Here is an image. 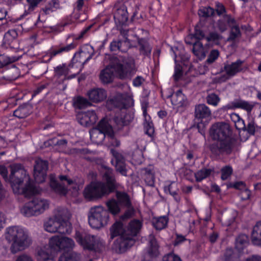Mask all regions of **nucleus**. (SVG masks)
Listing matches in <instances>:
<instances>
[{
    "mask_svg": "<svg viewBox=\"0 0 261 261\" xmlns=\"http://www.w3.org/2000/svg\"><path fill=\"white\" fill-rule=\"evenodd\" d=\"M210 135L215 142L208 148L214 156H224L231 154L236 146L237 140L232 136V130L228 123L218 122L210 129Z\"/></svg>",
    "mask_w": 261,
    "mask_h": 261,
    "instance_id": "1",
    "label": "nucleus"
},
{
    "mask_svg": "<svg viewBox=\"0 0 261 261\" xmlns=\"http://www.w3.org/2000/svg\"><path fill=\"white\" fill-rule=\"evenodd\" d=\"M11 173L8 176V169L4 165H0V175L6 181L11 184L13 192L17 194H22L25 197H30L39 193L41 190L30 181L23 166L15 163L10 166Z\"/></svg>",
    "mask_w": 261,
    "mask_h": 261,
    "instance_id": "2",
    "label": "nucleus"
},
{
    "mask_svg": "<svg viewBox=\"0 0 261 261\" xmlns=\"http://www.w3.org/2000/svg\"><path fill=\"white\" fill-rule=\"evenodd\" d=\"M75 246L74 241L67 237L55 235L49 238L48 247L38 248L35 255L37 261H49L61 250H70Z\"/></svg>",
    "mask_w": 261,
    "mask_h": 261,
    "instance_id": "3",
    "label": "nucleus"
},
{
    "mask_svg": "<svg viewBox=\"0 0 261 261\" xmlns=\"http://www.w3.org/2000/svg\"><path fill=\"white\" fill-rule=\"evenodd\" d=\"M103 179L106 183L93 181L86 187L84 191V197L89 200H94L101 198L109 194L115 187V179L112 170L109 168L103 169Z\"/></svg>",
    "mask_w": 261,
    "mask_h": 261,
    "instance_id": "4",
    "label": "nucleus"
},
{
    "mask_svg": "<svg viewBox=\"0 0 261 261\" xmlns=\"http://www.w3.org/2000/svg\"><path fill=\"white\" fill-rule=\"evenodd\" d=\"M5 238L8 242H12L10 250L13 253L25 250L32 243L28 230L19 226L7 228Z\"/></svg>",
    "mask_w": 261,
    "mask_h": 261,
    "instance_id": "5",
    "label": "nucleus"
},
{
    "mask_svg": "<svg viewBox=\"0 0 261 261\" xmlns=\"http://www.w3.org/2000/svg\"><path fill=\"white\" fill-rule=\"evenodd\" d=\"M114 71L120 79L130 77L135 71L134 60L129 58L123 61L122 64H118L114 67L108 66L100 72L101 81L104 84L111 82L114 78Z\"/></svg>",
    "mask_w": 261,
    "mask_h": 261,
    "instance_id": "6",
    "label": "nucleus"
},
{
    "mask_svg": "<svg viewBox=\"0 0 261 261\" xmlns=\"http://www.w3.org/2000/svg\"><path fill=\"white\" fill-rule=\"evenodd\" d=\"M68 211L64 208H58L55 216L44 223V230L50 233H70L72 231L70 222L66 219Z\"/></svg>",
    "mask_w": 261,
    "mask_h": 261,
    "instance_id": "7",
    "label": "nucleus"
},
{
    "mask_svg": "<svg viewBox=\"0 0 261 261\" xmlns=\"http://www.w3.org/2000/svg\"><path fill=\"white\" fill-rule=\"evenodd\" d=\"M142 227V223L138 220H133L128 224L124 234L114 242V249L116 251L122 253L132 247L135 243L136 237Z\"/></svg>",
    "mask_w": 261,
    "mask_h": 261,
    "instance_id": "8",
    "label": "nucleus"
},
{
    "mask_svg": "<svg viewBox=\"0 0 261 261\" xmlns=\"http://www.w3.org/2000/svg\"><path fill=\"white\" fill-rule=\"evenodd\" d=\"M61 183L57 182L53 175L50 177V186L52 189L57 193L65 195L68 190H73V194L76 195L77 191L82 188L84 184L82 179H76L72 180L68 179L65 176H60Z\"/></svg>",
    "mask_w": 261,
    "mask_h": 261,
    "instance_id": "9",
    "label": "nucleus"
},
{
    "mask_svg": "<svg viewBox=\"0 0 261 261\" xmlns=\"http://www.w3.org/2000/svg\"><path fill=\"white\" fill-rule=\"evenodd\" d=\"M75 238L76 242L84 249L96 252H100L105 249V242L98 236L77 231L75 233Z\"/></svg>",
    "mask_w": 261,
    "mask_h": 261,
    "instance_id": "10",
    "label": "nucleus"
},
{
    "mask_svg": "<svg viewBox=\"0 0 261 261\" xmlns=\"http://www.w3.org/2000/svg\"><path fill=\"white\" fill-rule=\"evenodd\" d=\"M122 86L125 92L123 93H117L108 100L107 105L109 109L113 107L126 109L133 106V94L130 86L127 84H123Z\"/></svg>",
    "mask_w": 261,
    "mask_h": 261,
    "instance_id": "11",
    "label": "nucleus"
},
{
    "mask_svg": "<svg viewBox=\"0 0 261 261\" xmlns=\"http://www.w3.org/2000/svg\"><path fill=\"white\" fill-rule=\"evenodd\" d=\"M49 201L41 197H35L25 203L20 208L21 214L28 217L37 216L49 208Z\"/></svg>",
    "mask_w": 261,
    "mask_h": 261,
    "instance_id": "12",
    "label": "nucleus"
},
{
    "mask_svg": "<svg viewBox=\"0 0 261 261\" xmlns=\"http://www.w3.org/2000/svg\"><path fill=\"white\" fill-rule=\"evenodd\" d=\"M110 217L108 211L101 206L91 207L88 215L90 226L94 229H100L109 223Z\"/></svg>",
    "mask_w": 261,
    "mask_h": 261,
    "instance_id": "13",
    "label": "nucleus"
},
{
    "mask_svg": "<svg viewBox=\"0 0 261 261\" xmlns=\"http://www.w3.org/2000/svg\"><path fill=\"white\" fill-rule=\"evenodd\" d=\"M112 121L107 118L102 119L98 123L97 127L93 128L90 132V138L94 142L99 144L102 142L106 138L107 134H112L110 132V125Z\"/></svg>",
    "mask_w": 261,
    "mask_h": 261,
    "instance_id": "14",
    "label": "nucleus"
},
{
    "mask_svg": "<svg viewBox=\"0 0 261 261\" xmlns=\"http://www.w3.org/2000/svg\"><path fill=\"white\" fill-rule=\"evenodd\" d=\"M90 50H92V47L87 45L83 47L79 51L74 54L71 64L76 69L77 72L80 73L82 71L84 65L92 58L93 51L89 53Z\"/></svg>",
    "mask_w": 261,
    "mask_h": 261,
    "instance_id": "15",
    "label": "nucleus"
},
{
    "mask_svg": "<svg viewBox=\"0 0 261 261\" xmlns=\"http://www.w3.org/2000/svg\"><path fill=\"white\" fill-rule=\"evenodd\" d=\"M79 73L71 64L69 66L60 65L55 68V76L61 82L73 79Z\"/></svg>",
    "mask_w": 261,
    "mask_h": 261,
    "instance_id": "16",
    "label": "nucleus"
},
{
    "mask_svg": "<svg viewBox=\"0 0 261 261\" xmlns=\"http://www.w3.org/2000/svg\"><path fill=\"white\" fill-rule=\"evenodd\" d=\"M47 169L48 164L46 161L40 159H36L34 169V175L36 182L41 183L44 181Z\"/></svg>",
    "mask_w": 261,
    "mask_h": 261,
    "instance_id": "17",
    "label": "nucleus"
},
{
    "mask_svg": "<svg viewBox=\"0 0 261 261\" xmlns=\"http://www.w3.org/2000/svg\"><path fill=\"white\" fill-rule=\"evenodd\" d=\"M160 254L159 245L153 237H150L148 247L142 261H155Z\"/></svg>",
    "mask_w": 261,
    "mask_h": 261,
    "instance_id": "18",
    "label": "nucleus"
},
{
    "mask_svg": "<svg viewBox=\"0 0 261 261\" xmlns=\"http://www.w3.org/2000/svg\"><path fill=\"white\" fill-rule=\"evenodd\" d=\"M111 152L113 155V158L111 161L112 164L115 166L116 170L121 175L126 176L127 170L122 155L112 149L111 150Z\"/></svg>",
    "mask_w": 261,
    "mask_h": 261,
    "instance_id": "19",
    "label": "nucleus"
},
{
    "mask_svg": "<svg viewBox=\"0 0 261 261\" xmlns=\"http://www.w3.org/2000/svg\"><path fill=\"white\" fill-rule=\"evenodd\" d=\"M77 119L81 125L87 126L95 123L97 119V116L94 111L90 110L78 113Z\"/></svg>",
    "mask_w": 261,
    "mask_h": 261,
    "instance_id": "20",
    "label": "nucleus"
},
{
    "mask_svg": "<svg viewBox=\"0 0 261 261\" xmlns=\"http://www.w3.org/2000/svg\"><path fill=\"white\" fill-rule=\"evenodd\" d=\"M254 106L255 104L254 102H249L242 99H237L223 107V109L227 110L240 108L246 110L248 113H250Z\"/></svg>",
    "mask_w": 261,
    "mask_h": 261,
    "instance_id": "21",
    "label": "nucleus"
},
{
    "mask_svg": "<svg viewBox=\"0 0 261 261\" xmlns=\"http://www.w3.org/2000/svg\"><path fill=\"white\" fill-rule=\"evenodd\" d=\"M86 95L91 102L99 103L107 98V93L102 88H93L87 91Z\"/></svg>",
    "mask_w": 261,
    "mask_h": 261,
    "instance_id": "22",
    "label": "nucleus"
},
{
    "mask_svg": "<svg viewBox=\"0 0 261 261\" xmlns=\"http://www.w3.org/2000/svg\"><path fill=\"white\" fill-rule=\"evenodd\" d=\"M235 23L236 19L230 15L225 14L217 21L216 25L218 30L221 33H223L227 30L228 27Z\"/></svg>",
    "mask_w": 261,
    "mask_h": 261,
    "instance_id": "23",
    "label": "nucleus"
},
{
    "mask_svg": "<svg viewBox=\"0 0 261 261\" xmlns=\"http://www.w3.org/2000/svg\"><path fill=\"white\" fill-rule=\"evenodd\" d=\"M114 19L116 23L121 25L124 24L128 19V13L126 8L121 5L119 8L116 7V11L114 13Z\"/></svg>",
    "mask_w": 261,
    "mask_h": 261,
    "instance_id": "24",
    "label": "nucleus"
},
{
    "mask_svg": "<svg viewBox=\"0 0 261 261\" xmlns=\"http://www.w3.org/2000/svg\"><path fill=\"white\" fill-rule=\"evenodd\" d=\"M244 62L243 61L238 60L231 64H225L224 70L228 75L232 77L237 73L243 71L242 65Z\"/></svg>",
    "mask_w": 261,
    "mask_h": 261,
    "instance_id": "25",
    "label": "nucleus"
},
{
    "mask_svg": "<svg viewBox=\"0 0 261 261\" xmlns=\"http://www.w3.org/2000/svg\"><path fill=\"white\" fill-rule=\"evenodd\" d=\"M147 103L146 102L142 103V109L144 118V126L146 134L149 136H151L153 134L154 130L151 118L150 116L147 114Z\"/></svg>",
    "mask_w": 261,
    "mask_h": 261,
    "instance_id": "26",
    "label": "nucleus"
},
{
    "mask_svg": "<svg viewBox=\"0 0 261 261\" xmlns=\"http://www.w3.org/2000/svg\"><path fill=\"white\" fill-rule=\"evenodd\" d=\"M212 113L210 108L205 104H199L195 107V117L197 119L210 118Z\"/></svg>",
    "mask_w": 261,
    "mask_h": 261,
    "instance_id": "27",
    "label": "nucleus"
},
{
    "mask_svg": "<svg viewBox=\"0 0 261 261\" xmlns=\"http://www.w3.org/2000/svg\"><path fill=\"white\" fill-rule=\"evenodd\" d=\"M168 97H170L172 104L177 107L184 106L186 99V96L182 93L181 89H179L176 93L169 95Z\"/></svg>",
    "mask_w": 261,
    "mask_h": 261,
    "instance_id": "28",
    "label": "nucleus"
},
{
    "mask_svg": "<svg viewBox=\"0 0 261 261\" xmlns=\"http://www.w3.org/2000/svg\"><path fill=\"white\" fill-rule=\"evenodd\" d=\"M132 120V117L131 115H127L125 111H123L120 114L117 115L114 118L113 121L117 125V128L119 129L122 126L127 125Z\"/></svg>",
    "mask_w": 261,
    "mask_h": 261,
    "instance_id": "29",
    "label": "nucleus"
},
{
    "mask_svg": "<svg viewBox=\"0 0 261 261\" xmlns=\"http://www.w3.org/2000/svg\"><path fill=\"white\" fill-rule=\"evenodd\" d=\"M251 241L253 244L261 245V221L256 223L251 233Z\"/></svg>",
    "mask_w": 261,
    "mask_h": 261,
    "instance_id": "30",
    "label": "nucleus"
},
{
    "mask_svg": "<svg viewBox=\"0 0 261 261\" xmlns=\"http://www.w3.org/2000/svg\"><path fill=\"white\" fill-rule=\"evenodd\" d=\"M126 229H124L123 224L121 221H116L110 228L111 239H113L114 237L120 236L122 237Z\"/></svg>",
    "mask_w": 261,
    "mask_h": 261,
    "instance_id": "31",
    "label": "nucleus"
},
{
    "mask_svg": "<svg viewBox=\"0 0 261 261\" xmlns=\"http://www.w3.org/2000/svg\"><path fill=\"white\" fill-rule=\"evenodd\" d=\"M192 51L199 59L202 60L206 57V51L202 43L197 41L193 44Z\"/></svg>",
    "mask_w": 261,
    "mask_h": 261,
    "instance_id": "32",
    "label": "nucleus"
},
{
    "mask_svg": "<svg viewBox=\"0 0 261 261\" xmlns=\"http://www.w3.org/2000/svg\"><path fill=\"white\" fill-rule=\"evenodd\" d=\"M229 28H230V31L229 36L227 38L228 41H234L237 39L241 37V32L240 30L239 24L236 20V23L232 24Z\"/></svg>",
    "mask_w": 261,
    "mask_h": 261,
    "instance_id": "33",
    "label": "nucleus"
},
{
    "mask_svg": "<svg viewBox=\"0 0 261 261\" xmlns=\"http://www.w3.org/2000/svg\"><path fill=\"white\" fill-rule=\"evenodd\" d=\"M261 127L258 126L253 119H249L244 131H246L250 136H254L255 133L260 132Z\"/></svg>",
    "mask_w": 261,
    "mask_h": 261,
    "instance_id": "34",
    "label": "nucleus"
},
{
    "mask_svg": "<svg viewBox=\"0 0 261 261\" xmlns=\"http://www.w3.org/2000/svg\"><path fill=\"white\" fill-rule=\"evenodd\" d=\"M106 205L109 212L113 215H117L120 212L121 206L119 205L117 200L114 199H112L108 200L106 202Z\"/></svg>",
    "mask_w": 261,
    "mask_h": 261,
    "instance_id": "35",
    "label": "nucleus"
},
{
    "mask_svg": "<svg viewBox=\"0 0 261 261\" xmlns=\"http://www.w3.org/2000/svg\"><path fill=\"white\" fill-rule=\"evenodd\" d=\"M213 172H214L213 169L202 168L201 170L194 173L196 181L197 182L202 181L203 179L209 176Z\"/></svg>",
    "mask_w": 261,
    "mask_h": 261,
    "instance_id": "36",
    "label": "nucleus"
},
{
    "mask_svg": "<svg viewBox=\"0 0 261 261\" xmlns=\"http://www.w3.org/2000/svg\"><path fill=\"white\" fill-rule=\"evenodd\" d=\"M117 202L121 207L129 206L131 205L129 197L125 193L117 192Z\"/></svg>",
    "mask_w": 261,
    "mask_h": 261,
    "instance_id": "37",
    "label": "nucleus"
},
{
    "mask_svg": "<svg viewBox=\"0 0 261 261\" xmlns=\"http://www.w3.org/2000/svg\"><path fill=\"white\" fill-rule=\"evenodd\" d=\"M73 105L75 108L80 109H84L92 105L90 101L82 96L75 97L73 100Z\"/></svg>",
    "mask_w": 261,
    "mask_h": 261,
    "instance_id": "38",
    "label": "nucleus"
},
{
    "mask_svg": "<svg viewBox=\"0 0 261 261\" xmlns=\"http://www.w3.org/2000/svg\"><path fill=\"white\" fill-rule=\"evenodd\" d=\"M42 0H27L28 4L24 7V12L21 17L27 16L33 12L38 6V5Z\"/></svg>",
    "mask_w": 261,
    "mask_h": 261,
    "instance_id": "39",
    "label": "nucleus"
},
{
    "mask_svg": "<svg viewBox=\"0 0 261 261\" xmlns=\"http://www.w3.org/2000/svg\"><path fill=\"white\" fill-rule=\"evenodd\" d=\"M17 33L14 30L8 31L4 35L3 43L6 46L10 45L12 42L17 37Z\"/></svg>",
    "mask_w": 261,
    "mask_h": 261,
    "instance_id": "40",
    "label": "nucleus"
},
{
    "mask_svg": "<svg viewBox=\"0 0 261 261\" xmlns=\"http://www.w3.org/2000/svg\"><path fill=\"white\" fill-rule=\"evenodd\" d=\"M120 41H113L110 44V48L112 51L120 50L121 52H125L129 48L131 45V43L125 41L124 44H126V46L124 48L120 45Z\"/></svg>",
    "mask_w": 261,
    "mask_h": 261,
    "instance_id": "41",
    "label": "nucleus"
},
{
    "mask_svg": "<svg viewBox=\"0 0 261 261\" xmlns=\"http://www.w3.org/2000/svg\"><path fill=\"white\" fill-rule=\"evenodd\" d=\"M220 56V52L218 49H212L205 61L204 67L207 68V65L213 64L216 61Z\"/></svg>",
    "mask_w": 261,
    "mask_h": 261,
    "instance_id": "42",
    "label": "nucleus"
},
{
    "mask_svg": "<svg viewBox=\"0 0 261 261\" xmlns=\"http://www.w3.org/2000/svg\"><path fill=\"white\" fill-rule=\"evenodd\" d=\"M248 241V236L245 234H241L236 239V247L239 250H242L247 244Z\"/></svg>",
    "mask_w": 261,
    "mask_h": 261,
    "instance_id": "43",
    "label": "nucleus"
},
{
    "mask_svg": "<svg viewBox=\"0 0 261 261\" xmlns=\"http://www.w3.org/2000/svg\"><path fill=\"white\" fill-rule=\"evenodd\" d=\"M80 255L75 252L63 254L59 258V261H80Z\"/></svg>",
    "mask_w": 261,
    "mask_h": 261,
    "instance_id": "44",
    "label": "nucleus"
},
{
    "mask_svg": "<svg viewBox=\"0 0 261 261\" xmlns=\"http://www.w3.org/2000/svg\"><path fill=\"white\" fill-rule=\"evenodd\" d=\"M206 29L204 27H200L196 25L195 27V31L194 33V37L197 39L198 41L205 39L206 36Z\"/></svg>",
    "mask_w": 261,
    "mask_h": 261,
    "instance_id": "45",
    "label": "nucleus"
},
{
    "mask_svg": "<svg viewBox=\"0 0 261 261\" xmlns=\"http://www.w3.org/2000/svg\"><path fill=\"white\" fill-rule=\"evenodd\" d=\"M76 46V44L74 43H71L65 46L60 47L59 49L53 51L51 53V57H54L57 55L62 54L63 53L68 52L70 50L74 49Z\"/></svg>",
    "mask_w": 261,
    "mask_h": 261,
    "instance_id": "46",
    "label": "nucleus"
},
{
    "mask_svg": "<svg viewBox=\"0 0 261 261\" xmlns=\"http://www.w3.org/2000/svg\"><path fill=\"white\" fill-rule=\"evenodd\" d=\"M29 114V107L27 106H20L14 112V115L19 118H25Z\"/></svg>",
    "mask_w": 261,
    "mask_h": 261,
    "instance_id": "47",
    "label": "nucleus"
},
{
    "mask_svg": "<svg viewBox=\"0 0 261 261\" xmlns=\"http://www.w3.org/2000/svg\"><path fill=\"white\" fill-rule=\"evenodd\" d=\"M235 214L233 212H230L222 215L221 217V221L224 225L229 226L234 221Z\"/></svg>",
    "mask_w": 261,
    "mask_h": 261,
    "instance_id": "48",
    "label": "nucleus"
},
{
    "mask_svg": "<svg viewBox=\"0 0 261 261\" xmlns=\"http://www.w3.org/2000/svg\"><path fill=\"white\" fill-rule=\"evenodd\" d=\"M206 101L208 105L214 107H217L220 101V98L217 94L212 93L207 95L206 97Z\"/></svg>",
    "mask_w": 261,
    "mask_h": 261,
    "instance_id": "49",
    "label": "nucleus"
},
{
    "mask_svg": "<svg viewBox=\"0 0 261 261\" xmlns=\"http://www.w3.org/2000/svg\"><path fill=\"white\" fill-rule=\"evenodd\" d=\"M215 13L214 9L210 7H203L198 11V15L200 17H209L214 15Z\"/></svg>",
    "mask_w": 261,
    "mask_h": 261,
    "instance_id": "50",
    "label": "nucleus"
},
{
    "mask_svg": "<svg viewBox=\"0 0 261 261\" xmlns=\"http://www.w3.org/2000/svg\"><path fill=\"white\" fill-rule=\"evenodd\" d=\"M110 132H112V134L109 135L107 134L106 137L109 140V145L111 146H118L120 144V142L115 137L114 132L112 126V123L110 125Z\"/></svg>",
    "mask_w": 261,
    "mask_h": 261,
    "instance_id": "51",
    "label": "nucleus"
},
{
    "mask_svg": "<svg viewBox=\"0 0 261 261\" xmlns=\"http://www.w3.org/2000/svg\"><path fill=\"white\" fill-rule=\"evenodd\" d=\"M233 169L232 167L229 165L225 166L221 168V178L223 180H226L232 174Z\"/></svg>",
    "mask_w": 261,
    "mask_h": 261,
    "instance_id": "52",
    "label": "nucleus"
},
{
    "mask_svg": "<svg viewBox=\"0 0 261 261\" xmlns=\"http://www.w3.org/2000/svg\"><path fill=\"white\" fill-rule=\"evenodd\" d=\"M17 57H9L5 55L0 56V68L7 64L14 62L18 60Z\"/></svg>",
    "mask_w": 261,
    "mask_h": 261,
    "instance_id": "53",
    "label": "nucleus"
},
{
    "mask_svg": "<svg viewBox=\"0 0 261 261\" xmlns=\"http://www.w3.org/2000/svg\"><path fill=\"white\" fill-rule=\"evenodd\" d=\"M222 36L216 32H210L208 35L206 36L205 39L207 42H217L222 40Z\"/></svg>",
    "mask_w": 261,
    "mask_h": 261,
    "instance_id": "54",
    "label": "nucleus"
},
{
    "mask_svg": "<svg viewBox=\"0 0 261 261\" xmlns=\"http://www.w3.org/2000/svg\"><path fill=\"white\" fill-rule=\"evenodd\" d=\"M125 207H126L127 210L125 211L124 214L120 217L121 220H125L130 218L134 214V209L132 206V204L129 206H125Z\"/></svg>",
    "mask_w": 261,
    "mask_h": 261,
    "instance_id": "55",
    "label": "nucleus"
},
{
    "mask_svg": "<svg viewBox=\"0 0 261 261\" xmlns=\"http://www.w3.org/2000/svg\"><path fill=\"white\" fill-rule=\"evenodd\" d=\"M214 10L216 11L217 14L219 16L221 15L223 16L224 15L227 14L225 7L220 3H216V8Z\"/></svg>",
    "mask_w": 261,
    "mask_h": 261,
    "instance_id": "56",
    "label": "nucleus"
},
{
    "mask_svg": "<svg viewBox=\"0 0 261 261\" xmlns=\"http://www.w3.org/2000/svg\"><path fill=\"white\" fill-rule=\"evenodd\" d=\"M152 225L157 230H162L163 228V218H154L152 220Z\"/></svg>",
    "mask_w": 261,
    "mask_h": 261,
    "instance_id": "57",
    "label": "nucleus"
},
{
    "mask_svg": "<svg viewBox=\"0 0 261 261\" xmlns=\"http://www.w3.org/2000/svg\"><path fill=\"white\" fill-rule=\"evenodd\" d=\"M164 261H181V259L178 255L171 252L164 256Z\"/></svg>",
    "mask_w": 261,
    "mask_h": 261,
    "instance_id": "58",
    "label": "nucleus"
},
{
    "mask_svg": "<svg viewBox=\"0 0 261 261\" xmlns=\"http://www.w3.org/2000/svg\"><path fill=\"white\" fill-rule=\"evenodd\" d=\"M182 75V67L179 65H176L175 67V71L173 75L175 81H177Z\"/></svg>",
    "mask_w": 261,
    "mask_h": 261,
    "instance_id": "59",
    "label": "nucleus"
},
{
    "mask_svg": "<svg viewBox=\"0 0 261 261\" xmlns=\"http://www.w3.org/2000/svg\"><path fill=\"white\" fill-rule=\"evenodd\" d=\"M250 195V191L246 188L242 190L240 193V196L243 200H246L249 199Z\"/></svg>",
    "mask_w": 261,
    "mask_h": 261,
    "instance_id": "60",
    "label": "nucleus"
},
{
    "mask_svg": "<svg viewBox=\"0 0 261 261\" xmlns=\"http://www.w3.org/2000/svg\"><path fill=\"white\" fill-rule=\"evenodd\" d=\"M168 190L171 195L173 196H176L177 194V184L175 182H172L169 185Z\"/></svg>",
    "mask_w": 261,
    "mask_h": 261,
    "instance_id": "61",
    "label": "nucleus"
},
{
    "mask_svg": "<svg viewBox=\"0 0 261 261\" xmlns=\"http://www.w3.org/2000/svg\"><path fill=\"white\" fill-rule=\"evenodd\" d=\"M54 7L56 8L62 7L64 5L69 4L70 0H53Z\"/></svg>",
    "mask_w": 261,
    "mask_h": 261,
    "instance_id": "62",
    "label": "nucleus"
},
{
    "mask_svg": "<svg viewBox=\"0 0 261 261\" xmlns=\"http://www.w3.org/2000/svg\"><path fill=\"white\" fill-rule=\"evenodd\" d=\"M176 239L173 242L174 246H177L186 240L185 237L181 234H176Z\"/></svg>",
    "mask_w": 261,
    "mask_h": 261,
    "instance_id": "63",
    "label": "nucleus"
},
{
    "mask_svg": "<svg viewBox=\"0 0 261 261\" xmlns=\"http://www.w3.org/2000/svg\"><path fill=\"white\" fill-rule=\"evenodd\" d=\"M16 261H34L32 257L26 254H22L19 255Z\"/></svg>",
    "mask_w": 261,
    "mask_h": 261,
    "instance_id": "64",
    "label": "nucleus"
}]
</instances>
